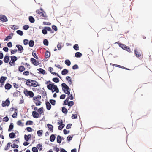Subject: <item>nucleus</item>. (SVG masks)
<instances>
[{"label":"nucleus","instance_id":"1","mask_svg":"<svg viewBox=\"0 0 152 152\" xmlns=\"http://www.w3.org/2000/svg\"><path fill=\"white\" fill-rule=\"evenodd\" d=\"M47 88L50 90L52 92L54 91L57 93L59 92V89L56 85H55L54 84L50 83L47 85Z\"/></svg>","mask_w":152,"mask_h":152},{"label":"nucleus","instance_id":"2","mask_svg":"<svg viewBox=\"0 0 152 152\" xmlns=\"http://www.w3.org/2000/svg\"><path fill=\"white\" fill-rule=\"evenodd\" d=\"M61 86L62 87V89L64 92L68 95H69L70 94V92L69 91V88L68 86L64 83H62Z\"/></svg>","mask_w":152,"mask_h":152},{"label":"nucleus","instance_id":"3","mask_svg":"<svg viewBox=\"0 0 152 152\" xmlns=\"http://www.w3.org/2000/svg\"><path fill=\"white\" fill-rule=\"evenodd\" d=\"M36 12L39 14L40 15L44 17H47L45 13L43 10L42 8H40V10H37Z\"/></svg>","mask_w":152,"mask_h":152},{"label":"nucleus","instance_id":"4","mask_svg":"<svg viewBox=\"0 0 152 152\" xmlns=\"http://www.w3.org/2000/svg\"><path fill=\"white\" fill-rule=\"evenodd\" d=\"M119 46L122 48L123 49L126 50L128 52H131L130 48L126 46L125 45L121 43L119 44Z\"/></svg>","mask_w":152,"mask_h":152},{"label":"nucleus","instance_id":"5","mask_svg":"<svg viewBox=\"0 0 152 152\" xmlns=\"http://www.w3.org/2000/svg\"><path fill=\"white\" fill-rule=\"evenodd\" d=\"M10 103V102L9 98H7L5 101H3L2 102V106L3 107H5L6 106H8Z\"/></svg>","mask_w":152,"mask_h":152},{"label":"nucleus","instance_id":"6","mask_svg":"<svg viewBox=\"0 0 152 152\" xmlns=\"http://www.w3.org/2000/svg\"><path fill=\"white\" fill-rule=\"evenodd\" d=\"M11 59L12 62L11 61L9 62V64L11 66L14 65V63L17 60V57L15 56H11Z\"/></svg>","mask_w":152,"mask_h":152},{"label":"nucleus","instance_id":"7","mask_svg":"<svg viewBox=\"0 0 152 152\" xmlns=\"http://www.w3.org/2000/svg\"><path fill=\"white\" fill-rule=\"evenodd\" d=\"M23 93L25 95H34L32 91H28L26 89H24Z\"/></svg>","mask_w":152,"mask_h":152},{"label":"nucleus","instance_id":"8","mask_svg":"<svg viewBox=\"0 0 152 152\" xmlns=\"http://www.w3.org/2000/svg\"><path fill=\"white\" fill-rule=\"evenodd\" d=\"M134 53L137 57L140 56L141 54H142V51L141 50L137 49H135Z\"/></svg>","mask_w":152,"mask_h":152},{"label":"nucleus","instance_id":"9","mask_svg":"<svg viewBox=\"0 0 152 152\" xmlns=\"http://www.w3.org/2000/svg\"><path fill=\"white\" fill-rule=\"evenodd\" d=\"M0 20L4 22H6L8 20L6 17L3 15H0Z\"/></svg>","mask_w":152,"mask_h":152},{"label":"nucleus","instance_id":"10","mask_svg":"<svg viewBox=\"0 0 152 152\" xmlns=\"http://www.w3.org/2000/svg\"><path fill=\"white\" fill-rule=\"evenodd\" d=\"M45 102L47 109L48 110H50L51 108V104L48 101H46Z\"/></svg>","mask_w":152,"mask_h":152},{"label":"nucleus","instance_id":"11","mask_svg":"<svg viewBox=\"0 0 152 152\" xmlns=\"http://www.w3.org/2000/svg\"><path fill=\"white\" fill-rule=\"evenodd\" d=\"M33 117L34 118H38L39 116V114L36 111H33L32 112Z\"/></svg>","mask_w":152,"mask_h":152},{"label":"nucleus","instance_id":"12","mask_svg":"<svg viewBox=\"0 0 152 152\" xmlns=\"http://www.w3.org/2000/svg\"><path fill=\"white\" fill-rule=\"evenodd\" d=\"M31 61L32 64L35 66H37L39 64V62L37 61L34 58H31Z\"/></svg>","mask_w":152,"mask_h":152},{"label":"nucleus","instance_id":"13","mask_svg":"<svg viewBox=\"0 0 152 152\" xmlns=\"http://www.w3.org/2000/svg\"><path fill=\"white\" fill-rule=\"evenodd\" d=\"M31 135L30 134H29L28 135L25 134L24 136L25 140L27 142L28 141L29 139L31 138Z\"/></svg>","mask_w":152,"mask_h":152},{"label":"nucleus","instance_id":"14","mask_svg":"<svg viewBox=\"0 0 152 152\" xmlns=\"http://www.w3.org/2000/svg\"><path fill=\"white\" fill-rule=\"evenodd\" d=\"M16 47L18 48V50L20 51V53H21L23 51V47L22 46L20 45H17Z\"/></svg>","mask_w":152,"mask_h":152},{"label":"nucleus","instance_id":"15","mask_svg":"<svg viewBox=\"0 0 152 152\" xmlns=\"http://www.w3.org/2000/svg\"><path fill=\"white\" fill-rule=\"evenodd\" d=\"M31 86H33L34 87H36L38 86V83L34 80H32V82L31 83Z\"/></svg>","mask_w":152,"mask_h":152},{"label":"nucleus","instance_id":"16","mask_svg":"<svg viewBox=\"0 0 152 152\" xmlns=\"http://www.w3.org/2000/svg\"><path fill=\"white\" fill-rule=\"evenodd\" d=\"M56 134H52L50 137V140L51 142H53L54 141L56 137L55 136Z\"/></svg>","mask_w":152,"mask_h":152},{"label":"nucleus","instance_id":"17","mask_svg":"<svg viewBox=\"0 0 152 152\" xmlns=\"http://www.w3.org/2000/svg\"><path fill=\"white\" fill-rule=\"evenodd\" d=\"M47 126L51 132H53V126L52 125L48 124H47Z\"/></svg>","mask_w":152,"mask_h":152},{"label":"nucleus","instance_id":"18","mask_svg":"<svg viewBox=\"0 0 152 152\" xmlns=\"http://www.w3.org/2000/svg\"><path fill=\"white\" fill-rule=\"evenodd\" d=\"M56 140L58 143H60L62 141V137L59 135H58L57 137Z\"/></svg>","mask_w":152,"mask_h":152},{"label":"nucleus","instance_id":"19","mask_svg":"<svg viewBox=\"0 0 152 152\" xmlns=\"http://www.w3.org/2000/svg\"><path fill=\"white\" fill-rule=\"evenodd\" d=\"M14 127V124L12 123H11L9 126V128L8 129L9 132L11 131L13 129Z\"/></svg>","mask_w":152,"mask_h":152},{"label":"nucleus","instance_id":"20","mask_svg":"<svg viewBox=\"0 0 152 152\" xmlns=\"http://www.w3.org/2000/svg\"><path fill=\"white\" fill-rule=\"evenodd\" d=\"M37 111L39 113V114L40 115L42 114V113H44L43 108V107L40 108H39L38 109ZM43 114L44 115V113H43Z\"/></svg>","mask_w":152,"mask_h":152},{"label":"nucleus","instance_id":"21","mask_svg":"<svg viewBox=\"0 0 152 152\" xmlns=\"http://www.w3.org/2000/svg\"><path fill=\"white\" fill-rule=\"evenodd\" d=\"M11 144V142H10L7 143L5 146L4 150H7L10 148V145Z\"/></svg>","mask_w":152,"mask_h":152},{"label":"nucleus","instance_id":"22","mask_svg":"<svg viewBox=\"0 0 152 152\" xmlns=\"http://www.w3.org/2000/svg\"><path fill=\"white\" fill-rule=\"evenodd\" d=\"M66 80H67L68 81V83H69V84L70 85H72V82L71 80V78L69 76H67L66 77Z\"/></svg>","mask_w":152,"mask_h":152},{"label":"nucleus","instance_id":"23","mask_svg":"<svg viewBox=\"0 0 152 152\" xmlns=\"http://www.w3.org/2000/svg\"><path fill=\"white\" fill-rule=\"evenodd\" d=\"M32 80L30 79H28L26 81V84L28 86H31Z\"/></svg>","mask_w":152,"mask_h":152},{"label":"nucleus","instance_id":"24","mask_svg":"<svg viewBox=\"0 0 152 152\" xmlns=\"http://www.w3.org/2000/svg\"><path fill=\"white\" fill-rule=\"evenodd\" d=\"M11 87V85L9 83H7L5 86V88L7 90H9Z\"/></svg>","mask_w":152,"mask_h":152},{"label":"nucleus","instance_id":"25","mask_svg":"<svg viewBox=\"0 0 152 152\" xmlns=\"http://www.w3.org/2000/svg\"><path fill=\"white\" fill-rule=\"evenodd\" d=\"M18 71L20 72H22L25 70V68L23 66H21L18 67Z\"/></svg>","mask_w":152,"mask_h":152},{"label":"nucleus","instance_id":"26","mask_svg":"<svg viewBox=\"0 0 152 152\" xmlns=\"http://www.w3.org/2000/svg\"><path fill=\"white\" fill-rule=\"evenodd\" d=\"M61 110L63 113L65 114H66L68 112L67 109L64 107H62Z\"/></svg>","mask_w":152,"mask_h":152},{"label":"nucleus","instance_id":"27","mask_svg":"<svg viewBox=\"0 0 152 152\" xmlns=\"http://www.w3.org/2000/svg\"><path fill=\"white\" fill-rule=\"evenodd\" d=\"M7 79V77H5L2 76L1 77L0 80V82L1 83H3Z\"/></svg>","mask_w":152,"mask_h":152},{"label":"nucleus","instance_id":"28","mask_svg":"<svg viewBox=\"0 0 152 152\" xmlns=\"http://www.w3.org/2000/svg\"><path fill=\"white\" fill-rule=\"evenodd\" d=\"M9 137L10 139L14 138L15 136V133L14 132H11L9 134Z\"/></svg>","mask_w":152,"mask_h":152},{"label":"nucleus","instance_id":"29","mask_svg":"<svg viewBox=\"0 0 152 152\" xmlns=\"http://www.w3.org/2000/svg\"><path fill=\"white\" fill-rule=\"evenodd\" d=\"M73 135H72L68 136L66 137V140L68 142H70V141H71V140H72V139L73 138Z\"/></svg>","mask_w":152,"mask_h":152},{"label":"nucleus","instance_id":"30","mask_svg":"<svg viewBox=\"0 0 152 152\" xmlns=\"http://www.w3.org/2000/svg\"><path fill=\"white\" fill-rule=\"evenodd\" d=\"M68 72L69 71L68 70L64 69L62 71L61 74L62 75H65L68 74Z\"/></svg>","mask_w":152,"mask_h":152},{"label":"nucleus","instance_id":"31","mask_svg":"<svg viewBox=\"0 0 152 152\" xmlns=\"http://www.w3.org/2000/svg\"><path fill=\"white\" fill-rule=\"evenodd\" d=\"M9 58L8 56H6L4 57V61L5 63H8L9 62Z\"/></svg>","mask_w":152,"mask_h":152},{"label":"nucleus","instance_id":"32","mask_svg":"<svg viewBox=\"0 0 152 152\" xmlns=\"http://www.w3.org/2000/svg\"><path fill=\"white\" fill-rule=\"evenodd\" d=\"M43 130H39L37 131V134L39 137L41 136Z\"/></svg>","mask_w":152,"mask_h":152},{"label":"nucleus","instance_id":"33","mask_svg":"<svg viewBox=\"0 0 152 152\" xmlns=\"http://www.w3.org/2000/svg\"><path fill=\"white\" fill-rule=\"evenodd\" d=\"M44 28L46 29L47 31H50L51 33H53L54 31L51 29L50 27H45Z\"/></svg>","mask_w":152,"mask_h":152},{"label":"nucleus","instance_id":"34","mask_svg":"<svg viewBox=\"0 0 152 152\" xmlns=\"http://www.w3.org/2000/svg\"><path fill=\"white\" fill-rule=\"evenodd\" d=\"M82 56V53L79 52H77L75 54V56L77 58L80 57Z\"/></svg>","mask_w":152,"mask_h":152},{"label":"nucleus","instance_id":"35","mask_svg":"<svg viewBox=\"0 0 152 152\" xmlns=\"http://www.w3.org/2000/svg\"><path fill=\"white\" fill-rule=\"evenodd\" d=\"M29 21L31 23H33L35 21V20L34 18L32 16H30L29 17Z\"/></svg>","mask_w":152,"mask_h":152},{"label":"nucleus","instance_id":"36","mask_svg":"<svg viewBox=\"0 0 152 152\" xmlns=\"http://www.w3.org/2000/svg\"><path fill=\"white\" fill-rule=\"evenodd\" d=\"M33 121L31 120L27 121L26 122L25 124L26 125H31L33 124Z\"/></svg>","mask_w":152,"mask_h":152},{"label":"nucleus","instance_id":"37","mask_svg":"<svg viewBox=\"0 0 152 152\" xmlns=\"http://www.w3.org/2000/svg\"><path fill=\"white\" fill-rule=\"evenodd\" d=\"M49 101L50 104H51L53 105H54L56 104V101L55 100L50 99Z\"/></svg>","mask_w":152,"mask_h":152},{"label":"nucleus","instance_id":"38","mask_svg":"<svg viewBox=\"0 0 152 152\" xmlns=\"http://www.w3.org/2000/svg\"><path fill=\"white\" fill-rule=\"evenodd\" d=\"M11 146L12 148H18L19 147L18 145H16L15 143H13Z\"/></svg>","mask_w":152,"mask_h":152},{"label":"nucleus","instance_id":"39","mask_svg":"<svg viewBox=\"0 0 152 152\" xmlns=\"http://www.w3.org/2000/svg\"><path fill=\"white\" fill-rule=\"evenodd\" d=\"M29 96V98H32L33 97V100L34 101H37V97L35 96L34 97V96Z\"/></svg>","mask_w":152,"mask_h":152},{"label":"nucleus","instance_id":"40","mask_svg":"<svg viewBox=\"0 0 152 152\" xmlns=\"http://www.w3.org/2000/svg\"><path fill=\"white\" fill-rule=\"evenodd\" d=\"M17 124L19 126H23V124L21 120L18 121L17 122Z\"/></svg>","mask_w":152,"mask_h":152},{"label":"nucleus","instance_id":"41","mask_svg":"<svg viewBox=\"0 0 152 152\" xmlns=\"http://www.w3.org/2000/svg\"><path fill=\"white\" fill-rule=\"evenodd\" d=\"M74 104L73 101H70L67 103V105L69 107H71Z\"/></svg>","mask_w":152,"mask_h":152},{"label":"nucleus","instance_id":"42","mask_svg":"<svg viewBox=\"0 0 152 152\" xmlns=\"http://www.w3.org/2000/svg\"><path fill=\"white\" fill-rule=\"evenodd\" d=\"M50 52L47 51H46L45 53V57L46 58H49L50 56Z\"/></svg>","mask_w":152,"mask_h":152},{"label":"nucleus","instance_id":"43","mask_svg":"<svg viewBox=\"0 0 152 152\" xmlns=\"http://www.w3.org/2000/svg\"><path fill=\"white\" fill-rule=\"evenodd\" d=\"M34 44V42L33 40H30L29 43V46L30 47H32L33 46Z\"/></svg>","mask_w":152,"mask_h":152},{"label":"nucleus","instance_id":"44","mask_svg":"<svg viewBox=\"0 0 152 152\" xmlns=\"http://www.w3.org/2000/svg\"><path fill=\"white\" fill-rule=\"evenodd\" d=\"M32 151L33 152H38V150L37 147H33L32 148Z\"/></svg>","mask_w":152,"mask_h":152},{"label":"nucleus","instance_id":"45","mask_svg":"<svg viewBox=\"0 0 152 152\" xmlns=\"http://www.w3.org/2000/svg\"><path fill=\"white\" fill-rule=\"evenodd\" d=\"M37 147L38 148L39 151H41L42 150V145L41 144H39L37 145Z\"/></svg>","mask_w":152,"mask_h":152},{"label":"nucleus","instance_id":"46","mask_svg":"<svg viewBox=\"0 0 152 152\" xmlns=\"http://www.w3.org/2000/svg\"><path fill=\"white\" fill-rule=\"evenodd\" d=\"M65 64L68 66H69L70 65L71 62L69 60H66L65 61Z\"/></svg>","mask_w":152,"mask_h":152},{"label":"nucleus","instance_id":"47","mask_svg":"<svg viewBox=\"0 0 152 152\" xmlns=\"http://www.w3.org/2000/svg\"><path fill=\"white\" fill-rule=\"evenodd\" d=\"M73 48L76 50H79V46L78 44H75L73 46Z\"/></svg>","mask_w":152,"mask_h":152},{"label":"nucleus","instance_id":"48","mask_svg":"<svg viewBox=\"0 0 152 152\" xmlns=\"http://www.w3.org/2000/svg\"><path fill=\"white\" fill-rule=\"evenodd\" d=\"M38 70L39 72H40L41 73H42L43 74H44L45 73V71L42 68L39 69H38Z\"/></svg>","mask_w":152,"mask_h":152},{"label":"nucleus","instance_id":"49","mask_svg":"<svg viewBox=\"0 0 152 152\" xmlns=\"http://www.w3.org/2000/svg\"><path fill=\"white\" fill-rule=\"evenodd\" d=\"M16 32L20 36H22L23 34V32L20 30H17Z\"/></svg>","mask_w":152,"mask_h":152},{"label":"nucleus","instance_id":"50","mask_svg":"<svg viewBox=\"0 0 152 152\" xmlns=\"http://www.w3.org/2000/svg\"><path fill=\"white\" fill-rule=\"evenodd\" d=\"M43 43L45 45L48 46V40L46 39H45L43 41Z\"/></svg>","mask_w":152,"mask_h":152},{"label":"nucleus","instance_id":"51","mask_svg":"<svg viewBox=\"0 0 152 152\" xmlns=\"http://www.w3.org/2000/svg\"><path fill=\"white\" fill-rule=\"evenodd\" d=\"M9 120V118L7 116H6L5 117L3 118V121L4 122H7Z\"/></svg>","mask_w":152,"mask_h":152},{"label":"nucleus","instance_id":"52","mask_svg":"<svg viewBox=\"0 0 152 152\" xmlns=\"http://www.w3.org/2000/svg\"><path fill=\"white\" fill-rule=\"evenodd\" d=\"M25 130H26L28 132H31L32 131L33 129L31 127H28L25 129Z\"/></svg>","mask_w":152,"mask_h":152},{"label":"nucleus","instance_id":"53","mask_svg":"<svg viewBox=\"0 0 152 152\" xmlns=\"http://www.w3.org/2000/svg\"><path fill=\"white\" fill-rule=\"evenodd\" d=\"M71 117L72 119H77V114H72Z\"/></svg>","mask_w":152,"mask_h":152},{"label":"nucleus","instance_id":"54","mask_svg":"<svg viewBox=\"0 0 152 152\" xmlns=\"http://www.w3.org/2000/svg\"><path fill=\"white\" fill-rule=\"evenodd\" d=\"M72 126V124L69 123L67 124L66 128L67 129H69L71 128V127Z\"/></svg>","mask_w":152,"mask_h":152},{"label":"nucleus","instance_id":"55","mask_svg":"<svg viewBox=\"0 0 152 152\" xmlns=\"http://www.w3.org/2000/svg\"><path fill=\"white\" fill-rule=\"evenodd\" d=\"M52 80L56 83H58L59 82V80L58 78L55 77L53 78L52 79Z\"/></svg>","mask_w":152,"mask_h":152},{"label":"nucleus","instance_id":"56","mask_svg":"<svg viewBox=\"0 0 152 152\" xmlns=\"http://www.w3.org/2000/svg\"><path fill=\"white\" fill-rule=\"evenodd\" d=\"M12 37L10 35H9L6 37L5 38L4 40V41H7L8 39H12Z\"/></svg>","mask_w":152,"mask_h":152},{"label":"nucleus","instance_id":"57","mask_svg":"<svg viewBox=\"0 0 152 152\" xmlns=\"http://www.w3.org/2000/svg\"><path fill=\"white\" fill-rule=\"evenodd\" d=\"M70 132V131L69 130H66V129H64L63 130V132H64V134H65V135H66L67 134H68V133H69V132Z\"/></svg>","mask_w":152,"mask_h":152},{"label":"nucleus","instance_id":"58","mask_svg":"<svg viewBox=\"0 0 152 152\" xmlns=\"http://www.w3.org/2000/svg\"><path fill=\"white\" fill-rule=\"evenodd\" d=\"M37 102H35L36 106H39L41 105V102L39 100L37 101Z\"/></svg>","mask_w":152,"mask_h":152},{"label":"nucleus","instance_id":"59","mask_svg":"<svg viewBox=\"0 0 152 152\" xmlns=\"http://www.w3.org/2000/svg\"><path fill=\"white\" fill-rule=\"evenodd\" d=\"M29 72L27 71H25L23 73V74L26 76H28L29 75Z\"/></svg>","mask_w":152,"mask_h":152},{"label":"nucleus","instance_id":"60","mask_svg":"<svg viewBox=\"0 0 152 152\" xmlns=\"http://www.w3.org/2000/svg\"><path fill=\"white\" fill-rule=\"evenodd\" d=\"M17 51V49H15L14 50H12L11 51L12 54H14Z\"/></svg>","mask_w":152,"mask_h":152},{"label":"nucleus","instance_id":"61","mask_svg":"<svg viewBox=\"0 0 152 152\" xmlns=\"http://www.w3.org/2000/svg\"><path fill=\"white\" fill-rule=\"evenodd\" d=\"M57 47L59 50H60L61 49V44L60 43H58L57 45Z\"/></svg>","mask_w":152,"mask_h":152},{"label":"nucleus","instance_id":"62","mask_svg":"<svg viewBox=\"0 0 152 152\" xmlns=\"http://www.w3.org/2000/svg\"><path fill=\"white\" fill-rule=\"evenodd\" d=\"M72 68L74 70L77 69L78 68V66L77 65L75 64L72 66Z\"/></svg>","mask_w":152,"mask_h":152},{"label":"nucleus","instance_id":"63","mask_svg":"<svg viewBox=\"0 0 152 152\" xmlns=\"http://www.w3.org/2000/svg\"><path fill=\"white\" fill-rule=\"evenodd\" d=\"M42 33L44 34H46L47 33V31L46 29H43L42 30Z\"/></svg>","mask_w":152,"mask_h":152},{"label":"nucleus","instance_id":"64","mask_svg":"<svg viewBox=\"0 0 152 152\" xmlns=\"http://www.w3.org/2000/svg\"><path fill=\"white\" fill-rule=\"evenodd\" d=\"M29 27V26L27 25H24L23 26V28L25 30H27L28 28Z\"/></svg>","mask_w":152,"mask_h":152}]
</instances>
